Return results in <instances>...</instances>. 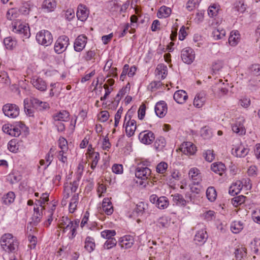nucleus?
<instances>
[{
	"mask_svg": "<svg viewBox=\"0 0 260 260\" xmlns=\"http://www.w3.org/2000/svg\"><path fill=\"white\" fill-rule=\"evenodd\" d=\"M243 228V224L241 221H235L231 225V229L233 233H239Z\"/></svg>",
	"mask_w": 260,
	"mask_h": 260,
	"instance_id": "obj_40",
	"label": "nucleus"
},
{
	"mask_svg": "<svg viewBox=\"0 0 260 260\" xmlns=\"http://www.w3.org/2000/svg\"><path fill=\"white\" fill-rule=\"evenodd\" d=\"M87 43V37L85 35L78 36L74 42V49L76 52H80L85 47Z\"/></svg>",
	"mask_w": 260,
	"mask_h": 260,
	"instance_id": "obj_11",
	"label": "nucleus"
},
{
	"mask_svg": "<svg viewBox=\"0 0 260 260\" xmlns=\"http://www.w3.org/2000/svg\"><path fill=\"white\" fill-rule=\"evenodd\" d=\"M70 45V39L66 35L60 36L56 40L54 50L56 53L60 54L65 52Z\"/></svg>",
	"mask_w": 260,
	"mask_h": 260,
	"instance_id": "obj_5",
	"label": "nucleus"
},
{
	"mask_svg": "<svg viewBox=\"0 0 260 260\" xmlns=\"http://www.w3.org/2000/svg\"><path fill=\"white\" fill-rule=\"evenodd\" d=\"M32 8L33 5L30 2H26L22 4L19 11L23 15H27Z\"/></svg>",
	"mask_w": 260,
	"mask_h": 260,
	"instance_id": "obj_41",
	"label": "nucleus"
},
{
	"mask_svg": "<svg viewBox=\"0 0 260 260\" xmlns=\"http://www.w3.org/2000/svg\"><path fill=\"white\" fill-rule=\"evenodd\" d=\"M15 194L12 191H9L3 197V203L7 205L12 204L15 200Z\"/></svg>",
	"mask_w": 260,
	"mask_h": 260,
	"instance_id": "obj_36",
	"label": "nucleus"
},
{
	"mask_svg": "<svg viewBox=\"0 0 260 260\" xmlns=\"http://www.w3.org/2000/svg\"><path fill=\"white\" fill-rule=\"evenodd\" d=\"M20 14L19 10L16 8H12L8 10L7 11L6 17L9 20H15L16 18L19 17Z\"/></svg>",
	"mask_w": 260,
	"mask_h": 260,
	"instance_id": "obj_35",
	"label": "nucleus"
},
{
	"mask_svg": "<svg viewBox=\"0 0 260 260\" xmlns=\"http://www.w3.org/2000/svg\"><path fill=\"white\" fill-rule=\"evenodd\" d=\"M116 244V241L115 239H111V240H107L104 245L105 249H109L114 247Z\"/></svg>",
	"mask_w": 260,
	"mask_h": 260,
	"instance_id": "obj_64",
	"label": "nucleus"
},
{
	"mask_svg": "<svg viewBox=\"0 0 260 260\" xmlns=\"http://www.w3.org/2000/svg\"><path fill=\"white\" fill-rule=\"evenodd\" d=\"M219 6L214 4L209 7L208 13L210 17H214L216 16L219 11Z\"/></svg>",
	"mask_w": 260,
	"mask_h": 260,
	"instance_id": "obj_49",
	"label": "nucleus"
},
{
	"mask_svg": "<svg viewBox=\"0 0 260 260\" xmlns=\"http://www.w3.org/2000/svg\"><path fill=\"white\" fill-rule=\"evenodd\" d=\"M150 202L156 205L159 209L162 208V200L161 197L158 198L156 194H152L150 197Z\"/></svg>",
	"mask_w": 260,
	"mask_h": 260,
	"instance_id": "obj_43",
	"label": "nucleus"
},
{
	"mask_svg": "<svg viewBox=\"0 0 260 260\" xmlns=\"http://www.w3.org/2000/svg\"><path fill=\"white\" fill-rule=\"evenodd\" d=\"M211 169L213 172L221 176L225 171L226 168L223 163L217 162L211 165Z\"/></svg>",
	"mask_w": 260,
	"mask_h": 260,
	"instance_id": "obj_27",
	"label": "nucleus"
},
{
	"mask_svg": "<svg viewBox=\"0 0 260 260\" xmlns=\"http://www.w3.org/2000/svg\"><path fill=\"white\" fill-rule=\"evenodd\" d=\"M95 247L94 240L90 237H87L85 240L84 248L88 252L92 251Z\"/></svg>",
	"mask_w": 260,
	"mask_h": 260,
	"instance_id": "obj_32",
	"label": "nucleus"
},
{
	"mask_svg": "<svg viewBox=\"0 0 260 260\" xmlns=\"http://www.w3.org/2000/svg\"><path fill=\"white\" fill-rule=\"evenodd\" d=\"M96 49H90L88 50L85 53L83 56L84 59L86 61L95 60L96 56Z\"/></svg>",
	"mask_w": 260,
	"mask_h": 260,
	"instance_id": "obj_39",
	"label": "nucleus"
},
{
	"mask_svg": "<svg viewBox=\"0 0 260 260\" xmlns=\"http://www.w3.org/2000/svg\"><path fill=\"white\" fill-rule=\"evenodd\" d=\"M31 82L34 87L41 91H45L47 89L46 82L42 78L35 76L31 79Z\"/></svg>",
	"mask_w": 260,
	"mask_h": 260,
	"instance_id": "obj_15",
	"label": "nucleus"
},
{
	"mask_svg": "<svg viewBox=\"0 0 260 260\" xmlns=\"http://www.w3.org/2000/svg\"><path fill=\"white\" fill-rule=\"evenodd\" d=\"M92 149L91 146H89L86 154L88 161L91 164L90 167L94 170L100 159V154L98 152L93 151Z\"/></svg>",
	"mask_w": 260,
	"mask_h": 260,
	"instance_id": "obj_12",
	"label": "nucleus"
},
{
	"mask_svg": "<svg viewBox=\"0 0 260 260\" xmlns=\"http://www.w3.org/2000/svg\"><path fill=\"white\" fill-rule=\"evenodd\" d=\"M49 194L47 192L42 193L41 195L39 192L35 193V197L39 198L36 199L34 207V216L36 218V221L39 222L43 214V210L45 209L44 205L49 201Z\"/></svg>",
	"mask_w": 260,
	"mask_h": 260,
	"instance_id": "obj_1",
	"label": "nucleus"
},
{
	"mask_svg": "<svg viewBox=\"0 0 260 260\" xmlns=\"http://www.w3.org/2000/svg\"><path fill=\"white\" fill-rule=\"evenodd\" d=\"M101 235L103 238L109 239L116 235V232L114 230H106L102 231Z\"/></svg>",
	"mask_w": 260,
	"mask_h": 260,
	"instance_id": "obj_52",
	"label": "nucleus"
},
{
	"mask_svg": "<svg viewBox=\"0 0 260 260\" xmlns=\"http://www.w3.org/2000/svg\"><path fill=\"white\" fill-rule=\"evenodd\" d=\"M70 113L66 110H61L56 113L53 116V118L55 121V125L57 126V130H64L65 126L64 124L59 121H68L70 119Z\"/></svg>",
	"mask_w": 260,
	"mask_h": 260,
	"instance_id": "obj_6",
	"label": "nucleus"
},
{
	"mask_svg": "<svg viewBox=\"0 0 260 260\" xmlns=\"http://www.w3.org/2000/svg\"><path fill=\"white\" fill-rule=\"evenodd\" d=\"M206 101L205 94L204 92L198 93L193 101V105L197 108L202 107Z\"/></svg>",
	"mask_w": 260,
	"mask_h": 260,
	"instance_id": "obj_28",
	"label": "nucleus"
},
{
	"mask_svg": "<svg viewBox=\"0 0 260 260\" xmlns=\"http://www.w3.org/2000/svg\"><path fill=\"white\" fill-rule=\"evenodd\" d=\"M98 119L101 122L107 121L109 118V113L107 111H102L98 115Z\"/></svg>",
	"mask_w": 260,
	"mask_h": 260,
	"instance_id": "obj_56",
	"label": "nucleus"
},
{
	"mask_svg": "<svg viewBox=\"0 0 260 260\" xmlns=\"http://www.w3.org/2000/svg\"><path fill=\"white\" fill-rule=\"evenodd\" d=\"M204 155L205 159L208 162H211L214 159V154L213 150H208L204 153Z\"/></svg>",
	"mask_w": 260,
	"mask_h": 260,
	"instance_id": "obj_61",
	"label": "nucleus"
},
{
	"mask_svg": "<svg viewBox=\"0 0 260 260\" xmlns=\"http://www.w3.org/2000/svg\"><path fill=\"white\" fill-rule=\"evenodd\" d=\"M68 151L69 150H60L58 152L57 158L59 161H60L63 164L67 162Z\"/></svg>",
	"mask_w": 260,
	"mask_h": 260,
	"instance_id": "obj_47",
	"label": "nucleus"
},
{
	"mask_svg": "<svg viewBox=\"0 0 260 260\" xmlns=\"http://www.w3.org/2000/svg\"><path fill=\"white\" fill-rule=\"evenodd\" d=\"M206 196L211 202L214 201L216 199L217 193L215 189L213 187H209L206 190Z\"/></svg>",
	"mask_w": 260,
	"mask_h": 260,
	"instance_id": "obj_42",
	"label": "nucleus"
},
{
	"mask_svg": "<svg viewBox=\"0 0 260 260\" xmlns=\"http://www.w3.org/2000/svg\"><path fill=\"white\" fill-rule=\"evenodd\" d=\"M2 110L4 115L10 118L17 117L20 113L19 107L14 104L8 103L4 105Z\"/></svg>",
	"mask_w": 260,
	"mask_h": 260,
	"instance_id": "obj_7",
	"label": "nucleus"
},
{
	"mask_svg": "<svg viewBox=\"0 0 260 260\" xmlns=\"http://www.w3.org/2000/svg\"><path fill=\"white\" fill-rule=\"evenodd\" d=\"M4 44L7 49L12 50L16 46V41L11 37L4 39Z\"/></svg>",
	"mask_w": 260,
	"mask_h": 260,
	"instance_id": "obj_37",
	"label": "nucleus"
},
{
	"mask_svg": "<svg viewBox=\"0 0 260 260\" xmlns=\"http://www.w3.org/2000/svg\"><path fill=\"white\" fill-rule=\"evenodd\" d=\"M89 11L87 7L83 4H80L77 7L76 16L78 20L81 21H85L88 18Z\"/></svg>",
	"mask_w": 260,
	"mask_h": 260,
	"instance_id": "obj_14",
	"label": "nucleus"
},
{
	"mask_svg": "<svg viewBox=\"0 0 260 260\" xmlns=\"http://www.w3.org/2000/svg\"><path fill=\"white\" fill-rule=\"evenodd\" d=\"M129 86V83H127V85L122 88L116 94L114 101L112 102L113 104L117 107L119 104V103L120 101L121 100V98L126 94V93L128 91V89L129 88V87H128Z\"/></svg>",
	"mask_w": 260,
	"mask_h": 260,
	"instance_id": "obj_24",
	"label": "nucleus"
},
{
	"mask_svg": "<svg viewBox=\"0 0 260 260\" xmlns=\"http://www.w3.org/2000/svg\"><path fill=\"white\" fill-rule=\"evenodd\" d=\"M56 5L55 0H44L42 5V8L46 12H52L56 9Z\"/></svg>",
	"mask_w": 260,
	"mask_h": 260,
	"instance_id": "obj_19",
	"label": "nucleus"
},
{
	"mask_svg": "<svg viewBox=\"0 0 260 260\" xmlns=\"http://www.w3.org/2000/svg\"><path fill=\"white\" fill-rule=\"evenodd\" d=\"M7 180L12 184L18 182L21 180V177L16 172H13L7 176Z\"/></svg>",
	"mask_w": 260,
	"mask_h": 260,
	"instance_id": "obj_44",
	"label": "nucleus"
},
{
	"mask_svg": "<svg viewBox=\"0 0 260 260\" xmlns=\"http://www.w3.org/2000/svg\"><path fill=\"white\" fill-rule=\"evenodd\" d=\"M8 149L12 152H17L18 149V146L15 139L11 140L9 142L8 144Z\"/></svg>",
	"mask_w": 260,
	"mask_h": 260,
	"instance_id": "obj_53",
	"label": "nucleus"
},
{
	"mask_svg": "<svg viewBox=\"0 0 260 260\" xmlns=\"http://www.w3.org/2000/svg\"><path fill=\"white\" fill-rule=\"evenodd\" d=\"M162 85V83L160 81H153L149 85V88L152 91H156Z\"/></svg>",
	"mask_w": 260,
	"mask_h": 260,
	"instance_id": "obj_59",
	"label": "nucleus"
},
{
	"mask_svg": "<svg viewBox=\"0 0 260 260\" xmlns=\"http://www.w3.org/2000/svg\"><path fill=\"white\" fill-rule=\"evenodd\" d=\"M36 39L39 44L44 46H48L53 42V36L49 30L43 29L37 33Z\"/></svg>",
	"mask_w": 260,
	"mask_h": 260,
	"instance_id": "obj_4",
	"label": "nucleus"
},
{
	"mask_svg": "<svg viewBox=\"0 0 260 260\" xmlns=\"http://www.w3.org/2000/svg\"><path fill=\"white\" fill-rule=\"evenodd\" d=\"M249 152V149L245 148V147L242 145H240L235 149H232V154L235 155L237 157H244Z\"/></svg>",
	"mask_w": 260,
	"mask_h": 260,
	"instance_id": "obj_26",
	"label": "nucleus"
},
{
	"mask_svg": "<svg viewBox=\"0 0 260 260\" xmlns=\"http://www.w3.org/2000/svg\"><path fill=\"white\" fill-rule=\"evenodd\" d=\"M208 238L207 232L204 229L199 230L194 237V241L198 242L204 243Z\"/></svg>",
	"mask_w": 260,
	"mask_h": 260,
	"instance_id": "obj_29",
	"label": "nucleus"
},
{
	"mask_svg": "<svg viewBox=\"0 0 260 260\" xmlns=\"http://www.w3.org/2000/svg\"><path fill=\"white\" fill-rule=\"evenodd\" d=\"M188 176L193 184H199L202 181V177L200 170L196 168L190 169Z\"/></svg>",
	"mask_w": 260,
	"mask_h": 260,
	"instance_id": "obj_17",
	"label": "nucleus"
},
{
	"mask_svg": "<svg viewBox=\"0 0 260 260\" xmlns=\"http://www.w3.org/2000/svg\"><path fill=\"white\" fill-rule=\"evenodd\" d=\"M243 185L240 181H237L235 183L233 184L230 188L229 192L233 195L237 194L242 189Z\"/></svg>",
	"mask_w": 260,
	"mask_h": 260,
	"instance_id": "obj_33",
	"label": "nucleus"
},
{
	"mask_svg": "<svg viewBox=\"0 0 260 260\" xmlns=\"http://www.w3.org/2000/svg\"><path fill=\"white\" fill-rule=\"evenodd\" d=\"M32 107L38 110H42L49 108V104L45 102L40 101L38 99L31 98Z\"/></svg>",
	"mask_w": 260,
	"mask_h": 260,
	"instance_id": "obj_23",
	"label": "nucleus"
},
{
	"mask_svg": "<svg viewBox=\"0 0 260 260\" xmlns=\"http://www.w3.org/2000/svg\"><path fill=\"white\" fill-rule=\"evenodd\" d=\"M108 8L111 11H116L121 7L120 5H119L117 1H111L108 4Z\"/></svg>",
	"mask_w": 260,
	"mask_h": 260,
	"instance_id": "obj_62",
	"label": "nucleus"
},
{
	"mask_svg": "<svg viewBox=\"0 0 260 260\" xmlns=\"http://www.w3.org/2000/svg\"><path fill=\"white\" fill-rule=\"evenodd\" d=\"M179 150L187 155H192L196 152V146L190 142H184L179 147Z\"/></svg>",
	"mask_w": 260,
	"mask_h": 260,
	"instance_id": "obj_13",
	"label": "nucleus"
},
{
	"mask_svg": "<svg viewBox=\"0 0 260 260\" xmlns=\"http://www.w3.org/2000/svg\"><path fill=\"white\" fill-rule=\"evenodd\" d=\"M240 34L238 31H232L229 38V43L231 46H235L238 44Z\"/></svg>",
	"mask_w": 260,
	"mask_h": 260,
	"instance_id": "obj_31",
	"label": "nucleus"
},
{
	"mask_svg": "<svg viewBox=\"0 0 260 260\" xmlns=\"http://www.w3.org/2000/svg\"><path fill=\"white\" fill-rule=\"evenodd\" d=\"M239 104L245 108H248L250 105V100L248 98L243 97L239 101Z\"/></svg>",
	"mask_w": 260,
	"mask_h": 260,
	"instance_id": "obj_63",
	"label": "nucleus"
},
{
	"mask_svg": "<svg viewBox=\"0 0 260 260\" xmlns=\"http://www.w3.org/2000/svg\"><path fill=\"white\" fill-rule=\"evenodd\" d=\"M181 57L184 63L190 64L194 60V52L190 47H186L181 51Z\"/></svg>",
	"mask_w": 260,
	"mask_h": 260,
	"instance_id": "obj_10",
	"label": "nucleus"
},
{
	"mask_svg": "<svg viewBox=\"0 0 260 260\" xmlns=\"http://www.w3.org/2000/svg\"><path fill=\"white\" fill-rule=\"evenodd\" d=\"M103 88L105 89V93L104 96H101L100 98V100L102 101L106 100L113 90V88L112 87H109V86H108L107 84H104Z\"/></svg>",
	"mask_w": 260,
	"mask_h": 260,
	"instance_id": "obj_54",
	"label": "nucleus"
},
{
	"mask_svg": "<svg viewBox=\"0 0 260 260\" xmlns=\"http://www.w3.org/2000/svg\"><path fill=\"white\" fill-rule=\"evenodd\" d=\"M173 98L177 103L182 104L186 102L188 95L185 91L179 90L174 93Z\"/></svg>",
	"mask_w": 260,
	"mask_h": 260,
	"instance_id": "obj_21",
	"label": "nucleus"
},
{
	"mask_svg": "<svg viewBox=\"0 0 260 260\" xmlns=\"http://www.w3.org/2000/svg\"><path fill=\"white\" fill-rule=\"evenodd\" d=\"M123 127L125 128V130H136L137 128L136 121L134 119H131L129 115H126Z\"/></svg>",
	"mask_w": 260,
	"mask_h": 260,
	"instance_id": "obj_25",
	"label": "nucleus"
},
{
	"mask_svg": "<svg viewBox=\"0 0 260 260\" xmlns=\"http://www.w3.org/2000/svg\"><path fill=\"white\" fill-rule=\"evenodd\" d=\"M245 198L246 197L244 196H239L233 198L231 203L233 206L237 207L245 202Z\"/></svg>",
	"mask_w": 260,
	"mask_h": 260,
	"instance_id": "obj_45",
	"label": "nucleus"
},
{
	"mask_svg": "<svg viewBox=\"0 0 260 260\" xmlns=\"http://www.w3.org/2000/svg\"><path fill=\"white\" fill-rule=\"evenodd\" d=\"M79 196L78 193H74L72 196L69 206V210L70 213H74L78 204Z\"/></svg>",
	"mask_w": 260,
	"mask_h": 260,
	"instance_id": "obj_30",
	"label": "nucleus"
},
{
	"mask_svg": "<svg viewBox=\"0 0 260 260\" xmlns=\"http://www.w3.org/2000/svg\"><path fill=\"white\" fill-rule=\"evenodd\" d=\"M154 111L158 117L159 118L162 117V101H159L156 104Z\"/></svg>",
	"mask_w": 260,
	"mask_h": 260,
	"instance_id": "obj_50",
	"label": "nucleus"
},
{
	"mask_svg": "<svg viewBox=\"0 0 260 260\" xmlns=\"http://www.w3.org/2000/svg\"><path fill=\"white\" fill-rule=\"evenodd\" d=\"M79 221L77 219L73 221L71 224H68L67 226L62 230L63 233L67 234V236L70 239H73L76 235V230L78 227Z\"/></svg>",
	"mask_w": 260,
	"mask_h": 260,
	"instance_id": "obj_8",
	"label": "nucleus"
},
{
	"mask_svg": "<svg viewBox=\"0 0 260 260\" xmlns=\"http://www.w3.org/2000/svg\"><path fill=\"white\" fill-rule=\"evenodd\" d=\"M244 123L245 120L243 117L238 118L232 126V130H245Z\"/></svg>",
	"mask_w": 260,
	"mask_h": 260,
	"instance_id": "obj_38",
	"label": "nucleus"
},
{
	"mask_svg": "<svg viewBox=\"0 0 260 260\" xmlns=\"http://www.w3.org/2000/svg\"><path fill=\"white\" fill-rule=\"evenodd\" d=\"M112 64L111 61H108L104 68V71L107 72V78L117 77V69L116 68L111 67Z\"/></svg>",
	"mask_w": 260,
	"mask_h": 260,
	"instance_id": "obj_22",
	"label": "nucleus"
},
{
	"mask_svg": "<svg viewBox=\"0 0 260 260\" xmlns=\"http://www.w3.org/2000/svg\"><path fill=\"white\" fill-rule=\"evenodd\" d=\"M12 31L14 33L22 35L25 38L30 36L29 27L28 24L19 20H16L12 23Z\"/></svg>",
	"mask_w": 260,
	"mask_h": 260,
	"instance_id": "obj_3",
	"label": "nucleus"
},
{
	"mask_svg": "<svg viewBox=\"0 0 260 260\" xmlns=\"http://www.w3.org/2000/svg\"><path fill=\"white\" fill-rule=\"evenodd\" d=\"M154 138L152 131H142L139 135L140 141L145 144H150L154 140Z\"/></svg>",
	"mask_w": 260,
	"mask_h": 260,
	"instance_id": "obj_16",
	"label": "nucleus"
},
{
	"mask_svg": "<svg viewBox=\"0 0 260 260\" xmlns=\"http://www.w3.org/2000/svg\"><path fill=\"white\" fill-rule=\"evenodd\" d=\"M9 165L7 160L4 159L0 160V173L5 174L7 172Z\"/></svg>",
	"mask_w": 260,
	"mask_h": 260,
	"instance_id": "obj_57",
	"label": "nucleus"
},
{
	"mask_svg": "<svg viewBox=\"0 0 260 260\" xmlns=\"http://www.w3.org/2000/svg\"><path fill=\"white\" fill-rule=\"evenodd\" d=\"M58 146L60 150H69L67 141L64 138H60L58 140Z\"/></svg>",
	"mask_w": 260,
	"mask_h": 260,
	"instance_id": "obj_58",
	"label": "nucleus"
},
{
	"mask_svg": "<svg viewBox=\"0 0 260 260\" xmlns=\"http://www.w3.org/2000/svg\"><path fill=\"white\" fill-rule=\"evenodd\" d=\"M112 172L116 174H121L123 172V166L120 164H114L112 167Z\"/></svg>",
	"mask_w": 260,
	"mask_h": 260,
	"instance_id": "obj_60",
	"label": "nucleus"
},
{
	"mask_svg": "<svg viewBox=\"0 0 260 260\" xmlns=\"http://www.w3.org/2000/svg\"><path fill=\"white\" fill-rule=\"evenodd\" d=\"M247 74L250 76H258L260 75V64H252L247 70Z\"/></svg>",
	"mask_w": 260,
	"mask_h": 260,
	"instance_id": "obj_34",
	"label": "nucleus"
},
{
	"mask_svg": "<svg viewBox=\"0 0 260 260\" xmlns=\"http://www.w3.org/2000/svg\"><path fill=\"white\" fill-rule=\"evenodd\" d=\"M73 221L71 220L68 217L63 216L59 220L58 226L59 228L62 230L66 226L68 225V224H71Z\"/></svg>",
	"mask_w": 260,
	"mask_h": 260,
	"instance_id": "obj_48",
	"label": "nucleus"
},
{
	"mask_svg": "<svg viewBox=\"0 0 260 260\" xmlns=\"http://www.w3.org/2000/svg\"><path fill=\"white\" fill-rule=\"evenodd\" d=\"M119 244L122 248L128 249L131 248L134 243V238L130 235H125L121 237L119 240Z\"/></svg>",
	"mask_w": 260,
	"mask_h": 260,
	"instance_id": "obj_18",
	"label": "nucleus"
},
{
	"mask_svg": "<svg viewBox=\"0 0 260 260\" xmlns=\"http://www.w3.org/2000/svg\"><path fill=\"white\" fill-rule=\"evenodd\" d=\"M102 209L107 215H111L114 211L112 202L109 198H104L102 202Z\"/></svg>",
	"mask_w": 260,
	"mask_h": 260,
	"instance_id": "obj_20",
	"label": "nucleus"
},
{
	"mask_svg": "<svg viewBox=\"0 0 260 260\" xmlns=\"http://www.w3.org/2000/svg\"><path fill=\"white\" fill-rule=\"evenodd\" d=\"M64 17L68 21H71L75 18V12L73 9L69 8L64 12Z\"/></svg>",
	"mask_w": 260,
	"mask_h": 260,
	"instance_id": "obj_55",
	"label": "nucleus"
},
{
	"mask_svg": "<svg viewBox=\"0 0 260 260\" xmlns=\"http://www.w3.org/2000/svg\"><path fill=\"white\" fill-rule=\"evenodd\" d=\"M1 245L5 251L14 253L18 248V242L12 235L5 234L1 237Z\"/></svg>",
	"mask_w": 260,
	"mask_h": 260,
	"instance_id": "obj_2",
	"label": "nucleus"
},
{
	"mask_svg": "<svg viewBox=\"0 0 260 260\" xmlns=\"http://www.w3.org/2000/svg\"><path fill=\"white\" fill-rule=\"evenodd\" d=\"M235 257L237 260L241 259L246 255V249L244 247L237 248L235 251Z\"/></svg>",
	"mask_w": 260,
	"mask_h": 260,
	"instance_id": "obj_46",
	"label": "nucleus"
},
{
	"mask_svg": "<svg viewBox=\"0 0 260 260\" xmlns=\"http://www.w3.org/2000/svg\"><path fill=\"white\" fill-rule=\"evenodd\" d=\"M173 200L177 205L184 206L186 204V200L183 198V196L179 194L175 195Z\"/></svg>",
	"mask_w": 260,
	"mask_h": 260,
	"instance_id": "obj_51",
	"label": "nucleus"
},
{
	"mask_svg": "<svg viewBox=\"0 0 260 260\" xmlns=\"http://www.w3.org/2000/svg\"><path fill=\"white\" fill-rule=\"evenodd\" d=\"M151 171L148 167L138 165L135 170V176L142 180L147 179L151 175Z\"/></svg>",
	"mask_w": 260,
	"mask_h": 260,
	"instance_id": "obj_9",
	"label": "nucleus"
}]
</instances>
